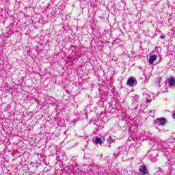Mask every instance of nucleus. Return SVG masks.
Instances as JSON below:
<instances>
[{
    "label": "nucleus",
    "instance_id": "obj_10",
    "mask_svg": "<svg viewBox=\"0 0 175 175\" xmlns=\"http://www.w3.org/2000/svg\"><path fill=\"white\" fill-rule=\"evenodd\" d=\"M152 99H148V98H147L146 99V103H151V101H152Z\"/></svg>",
    "mask_w": 175,
    "mask_h": 175
},
{
    "label": "nucleus",
    "instance_id": "obj_1",
    "mask_svg": "<svg viewBox=\"0 0 175 175\" xmlns=\"http://www.w3.org/2000/svg\"><path fill=\"white\" fill-rule=\"evenodd\" d=\"M93 142L94 144H98L99 146H101L103 144V143H105V137L102 136L97 137L93 139Z\"/></svg>",
    "mask_w": 175,
    "mask_h": 175
},
{
    "label": "nucleus",
    "instance_id": "obj_4",
    "mask_svg": "<svg viewBox=\"0 0 175 175\" xmlns=\"http://www.w3.org/2000/svg\"><path fill=\"white\" fill-rule=\"evenodd\" d=\"M127 84L130 87H133V86L136 85V83H135V79L133 78H129L127 80Z\"/></svg>",
    "mask_w": 175,
    "mask_h": 175
},
{
    "label": "nucleus",
    "instance_id": "obj_5",
    "mask_svg": "<svg viewBox=\"0 0 175 175\" xmlns=\"http://www.w3.org/2000/svg\"><path fill=\"white\" fill-rule=\"evenodd\" d=\"M157 58H158V56H157L156 55L150 56L149 57V64H150V65H152V64H154V61H157Z\"/></svg>",
    "mask_w": 175,
    "mask_h": 175
},
{
    "label": "nucleus",
    "instance_id": "obj_3",
    "mask_svg": "<svg viewBox=\"0 0 175 175\" xmlns=\"http://www.w3.org/2000/svg\"><path fill=\"white\" fill-rule=\"evenodd\" d=\"M124 152V146L119 147L115 153H113L114 157H117L120 155V154H122Z\"/></svg>",
    "mask_w": 175,
    "mask_h": 175
},
{
    "label": "nucleus",
    "instance_id": "obj_6",
    "mask_svg": "<svg viewBox=\"0 0 175 175\" xmlns=\"http://www.w3.org/2000/svg\"><path fill=\"white\" fill-rule=\"evenodd\" d=\"M132 103L133 105H137L139 103V96L135 95L132 96Z\"/></svg>",
    "mask_w": 175,
    "mask_h": 175
},
{
    "label": "nucleus",
    "instance_id": "obj_12",
    "mask_svg": "<svg viewBox=\"0 0 175 175\" xmlns=\"http://www.w3.org/2000/svg\"><path fill=\"white\" fill-rule=\"evenodd\" d=\"M161 39H165V36H161Z\"/></svg>",
    "mask_w": 175,
    "mask_h": 175
},
{
    "label": "nucleus",
    "instance_id": "obj_11",
    "mask_svg": "<svg viewBox=\"0 0 175 175\" xmlns=\"http://www.w3.org/2000/svg\"><path fill=\"white\" fill-rule=\"evenodd\" d=\"M172 118L175 120V113H173V115H172Z\"/></svg>",
    "mask_w": 175,
    "mask_h": 175
},
{
    "label": "nucleus",
    "instance_id": "obj_7",
    "mask_svg": "<svg viewBox=\"0 0 175 175\" xmlns=\"http://www.w3.org/2000/svg\"><path fill=\"white\" fill-rule=\"evenodd\" d=\"M168 84L170 87H174L175 80L174 77H171L168 79Z\"/></svg>",
    "mask_w": 175,
    "mask_h": 175
},
{
    "label": "nucleus",
    "instance_id": "obj_13",
    "mask_svg": "<svg viewBox=\"0 0 175 175\" xmlns=\"http://www.w3.org/2000/svg\"><path fill=\"white\" fill-rule=\"evenodd\" d=\"M153 142H154V143H157V140L154 139Z\"/></svg>",
    "mask_w": 175,
    "mask_h": 175
},
{
    "label": "nucleus",
    "instance_id": "obj_9",
    "mask_svg": "<svg viewBox=\"0 0 175 175\" xmlns=\"http://www.w3.org/2000/svg\"><path fill=\"white\" fill-rule=\"evenodd\" d=\"M107 140L108 143H113V142H114V139L111 138V136H109Z\"/></svg>",
    "mask_w": 175,
    "mask_h": 175
},
{
    "label": "nucleus",
    "instance_id": "obj_2",
    "mask_svg": "<svg viewBox=\"0 0 175 175\" xmlns=\"http://www.w3.org/2000/svg\"><path fill=\"white\" fill-rule=\"evenodd\" d=\"M154 124L157 126H159L160 125L163 126V125H165V124H166V119L157 118L156 120H154Z\"/></svg>",
    "mask_w": 175,
    "mask_h": 175
},
{
    "label": "nucleus",
    "instance_id": "obj_8",
    "mask_svg": "<svg viewBox=\"0 0 175 175\" xmlns=\"http://www.w3.org/2000/svg\"><path fill=\"white\" fill-rule=\"evenodd\" d=\"M139 172H141L143 175H146L147 174V168L146 167V166L141 165L139 168Z\"/></svg>",
    "mask_w": 175,
    "mask_h": 175
}]
</instances>
